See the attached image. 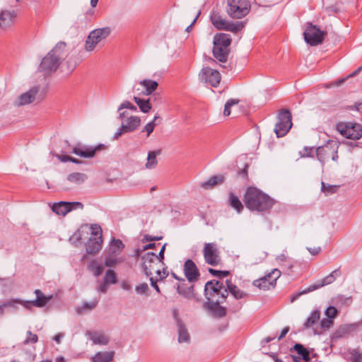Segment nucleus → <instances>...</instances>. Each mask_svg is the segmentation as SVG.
I'll return each mask as SVG.
<instances>
[{
    "mask_svg": "<svg viewBox=\"0 0 362 362\" xmlns=\"http://www.w3.org/2000/svg\"><path fill=\"white\" fill-rule=\"evenodd\" d=\"M244 202L250 211L266 212L273 207L275 201L257 187H249L244 195Z\"/></svg>",
    "mask_w": 362,
    "mask_h": 362,
    "instance_id": "nucleus-1",
    "label": "nucleus"
},
{
    "mask_svg": "<svg viewBox=\"0 0 362 362\" xmlns=\"http://www.w3.org/2000/svg\"><path fill=\"white\" fill-rule=\"evenodd\" d=\"M65 42H59L42 59L39 66V71L43 72L44 75L55 71L59 67L61 60L65 56Z\"/></svg>",
    "mask_w": 362,
    "mask_h": 362,
    "instance_id": "nucleus-2",
    "label": "nucleus"
},
{
    "mask_svg": "<svg viewBox=\"0 0 362 362\" xmlns=\"http://www.w3.org/2000/svg\"><path fill=\"white\" fill-rule=\"evenodd\" d=\"M204 295L206 302L226 300L228 297L226 284L216 279L208 281L204 286Z\"/></svg>",
    "mask_w": 362,
    "mask_h": 362,
    "instance_id": "nucleus-3",
    "label": "nucleus"
},
{
    "mask_svg": "<svg viewBox=\"0 0 362 362\" xmlns=\"http://www.w3.org/2000/svg\"><path fill=\"white\" fill-rule=\"evenodd\" d=\"M210 20L212 25L219 30H226L235 33L241 30L244 27V24L242 22L237 21L234 23L228 21L222 16L219 11L214 9L211 13Z\"/></svg>",
    "mask_w": 362,
    "mask_h": 362,
    "instance_id": "nucleus-4",
    "label": "nucleus"
},
{
    "mask_svg": "<svg viewBox=\"0 0 362 362\" xmlns=\"http://www.w3.org/2000/svg\"><path fill=\"white\" fill-rule=\"evenodd\" d=\"M250 10V3L248 0H228L226 11L232 18H242Z\"/></svg>",
    "mask_w": 362,
    "mask_h": 362,
    "instance_id": "nucleus-5",
    "label": "nucleus"
},
{
    "mask_svg": "<svg viewBox=\"0 0 362 362\" xmlns=\"http://www.w3.org/2000/svg\"><path fill=\"white\" fill-rule=\"evenodd\" d=\"M336 129L346 139L358 140L362 137V125L356 122H339Z\"/></svg>",
    "mask_w": 362,
    "mask_h": 362,
    "instance_id": "nucleus-6",
    "label": "nucleus"
},
{
    "mask_svg": "<svg viewBox=\"0 0 362 362\" xmlns=\"http://www.w3.org/2000/svg\"><path fill=\"white\" fill-rule=\"evenodd\" d=\"M278 122L274 128V132L278 138L285 136L291 128L292 116L288 110H281L278 115Z\"/></svg>",
    "mask_w": 362,
    "mask_h": 362,
    "instance_id": "nucleus-7",
    "label": "nucleus"
},
{
    "mask_svg": "<svg viewBox=\"0 0 362 362\" xmlns=\"http://www.w3.org/2000/svg\"><path fill=\"white\" fill-rule=\"evenodd\" d=\"M307 25V28L303 33L305 42L311 46L322 44L325 37L327 35V32L321 30L311 23H308Z\"/></svg>",
    "mask_w": 362,
    "mask_h": 362,
    "instance_id": "nucleus-8",
    "label": "nucleus"
},
{
    "mask_svg": "<svg viewBox=\"0 0 362 362\" xmlns=\"http://www.w3.org/2000/svg\"><path fill=\"white\" fill-rule=\"evenodd\" d=\"M110 34V28L105 27L98 28L91 31L86 41L85 49L86 51H93L95 46L103 40L107 38Z\"/></svg>",
    "mask_w": 362,
    "mask_h": 362,
    "instance_id": "nucleus-9",
    "label": "nucleus"
},
{
    "mask_svg": "<svg viewBox=\"0 0 362 362\" xmlns=\"http://www.w3.org/2000/svg\"><path fill=\"white\" fill-rule=\"evenodd\" d=\"M341 275V272L339 269H335L332 272H331L328 276L322 279V280H320L317 281L316 283L309 286L307 288L302 291L301 292L294 295L291 298V302H293L296 300L301 294H305L309 292L315 291L324 286L329 285L334 282L337 276H339Z\"/></svg>",
    "mask_w": 362,
    "mask_h": 362,
    "instance_id": "nucleus-10",
    "label": "nucleus"
},
{
    "mask_svg": "<svg viewBox=\"0 0 362 362\" xmlns=\"http://www.w3.org/2000/svg\"><path fill=\"white\" fill-rule=\"evenodd\" d=\"M203 255L206 263L211 266L215 267L221 263V259L219 255L218 248L214 243L204 244Z\"/></svg>",
    "mask_w": 362,
    "mask_h": 362,
    "instance_id": "nucleus-11",
    "label": "nucleus"
},
{
    "mask_svg": "<svg viewBox=\"0 0 362 362\" xmlns=\"http://www.w3.org/2000/svg\"><path fill=\"white\" fill-rule=\"evenodd\" d=\"M281 272L277 269H273L269 274L266 276L255 280L252 282V285L262 290H269L271 288H274L276 285V280L280 277Z\"/></svg>",
    "mask_w": 362,
    "mask_h": 362,
    "instance_id": "nucleus-12",
    "label": "nucleus"
},
{
    "mask_svg": "<svg viewBox=\"0 0 362 362\" xmlns=\"http://www.w3.org/2000/svg\"><path fill=\"white\" fill-rule=\"evenodd\" d=\"M83 209V204L80 202H69L62 201L54 203L52 206V211L61 216H65L73 210H82Z\"/></svg>",
    "mask_w": 362,
    "mask_h": 362,
    "instance_id": "nucleus-13",
    "label": "nucleus"
},
{
    "mask_svg": "<svg viewBox=\"0 0 362 362\" xmlns=\"http://www.w3.org/2000/svg\"><path fill=\"white\" fill-rule=\"evenodd\" d=\"M36 295V299L33 300H23L21 299H15L16 303L23 305L25 308L30 309L32 306L37 308L44 307L52 298V296H46L40 289L35 291Z\"/></svg>",
    "mask_w": 362,
    "mask_h": 362,
    "instance_id": "nucleus-14",
    "label": "nucleus"
},
{
    "mask_svg": "<svg viewBox=\"0 0 362 362\" xmlns=\"http://www.w3.org/2000/svg\"><path fill=\"white\" fill-rule=\"evenodd\" d=\"M105 148L104 144H99L96 146H88L77 143L73 147L71 152L78 156L86 158H90L95 156L97 151Z\"/></svg>",
    "mask_w": 362,
    "mask_h": 362,
    "instance_id": "nucleus-15",
    "label": "nucleus"
},
{
    "mask_svg": "<svg viewBox=\"0 0 362 362\" xmlns=\"http://www.w3.org/2000/svg\"><path fill=\"white\" fill-rule=\"evenodd\" d=\"M199 76L202 82L210 84L214 87H217L221 81L220 73L210 67L203 68Z\"/></svg>",
    "mask_w": 362,
    "mask_h": 362,
    "instance_id": "nucleus-16",
    "label": "nucleus"
},
{
    "mask_svg": "<svg viewBox=\"0 0 362 362\" xmlns=\"http://www.w3.org/2000/svg\"><path fill=\"white\" fill-rule=\"evenodd\" d=\"M339 143L329 140L323 146H319L316 148V156L318 160L324 165L325 160L330 156L332 149H338Z\"/></svg>",
    "mask_w": 362,
    "mask_h": 362,
    "instance_id": "nucleus-17",
    "label": "nucleus"
},
{
    "mask_svg": "<svg viewBox=\"0 0 362 362\" xmlns=\"http://www.w3.org/2000/svg\"><path fill=\"white\" fill-rule=\"evenodd\" d=\"M183 270L185 277L189 282L194 283L198 281L200 273L198 267L192 259H188L185 261Z\"/></svg>",
    "mask_w": 362,
    "mask_h": 362,
    "instance_id": "nucleus-18",
    "label": "nucleus"
},
{
    "mask_svg": "<svg viewBox=\"0 0 362 362\" xmlns=\"http://www.w3.org/2000/svg\"><path fill=\"white\" fill-rule=\"evenodd\" d=\"M225 301L226 300H219L218 302H205L203 305V307L214 317L221 318L226 315V308L221 305V304Z\"/></svg>",
    "mask_w": 362,
    "mask_h": 362,
    "instance_id": "nucleus-19",
    "label": "nucleus"
},
{
    "mask_svg": "<svg viewBox=\"0 0 362 362\" xmlns=\"http://www.w3.org/2000/svg\"><path fill=\"white\" fill-rule=\"evenodd\" d=\"M37 93L38 88L33 87L30 88L28 91L19 95L17 100L14 102V104L16 106H23L25 105H28L34 102Z\"/></svg>",
    "mask_w": 362,
    "mask_h": 362,
    "instance_id": "nucleus-20",
    "label": "nucleus"
},
{
    "mask_svg": "<svg viewBox=\"0 0 362 362\" xmlns=\"http://www.w3.org/2000/svg\"><path fill=\"white\" fill-rule=\"evenodd\" d=\"M173 316L176 322V325L177 327V332H178V341L180 343L183 342H189V334L186 329L185 325L182 322V320L179 318L178 314L176 311H174Z\"/></svg>",
    "mask_w": 362,
    "mask_h": 362,
    "instance_id": "nucleus-21",
    "label": "nucleus"
},
{
    "mask_svg": "<svg viewBox=\"0 0 362 362\" xmlns=\"http://www.w3.org/2000/svg\"><path fill=\"white\" fill-rule=\"evenodd\" d=\"M103 239L102 236L90 238L86 245V252L90 255L97 254L102 248Z\"/></svg>",
    "mask_w": 362,
    "mask_h": 362,
    "instance_id": "nucleus-22",
    "label": "nucleus"
},
{
    "mask_svg": "<svg viewBox=\"0 0 362 362\" xmlns=\"http://www.w3.org/2000/svg\"><path fill=\"white\" fill-rule=\"evenodd\" d=\"M16 17V13L14 11H2L0 13V27L1 28H6L11 26Z\"/></svg>",
    "mask_w": 362,
    "mask_h": 362,
    "instance_id": "nucleus-23",
    "label": "nucleus"
},
{
    "mask_svg": "<svg viewBox=\"0 0 362 362\" xmlns=\"http://www.w3.org/2000/svg\"><path fill=\"white\" fill-rule=\"evenodd\" d=\"M141 124V119L138 116H130L126 119H124L122 126L126 129L127 133L132 132L135 131Z\"/></svg>",
    "mask_w": 362,
    "mask_h": 362,
    "instance_id": "nucleus-24",
    "label": "nucleus"
},
{
    "mask_svg": "<svg viewBox=\"0 0 362 362\" xmlns=\"http://www.w3.org/2000/svg\"><path fill=\"white\" fill-rule=\"evenodd\" d=\"M226 288L228 289V293H230V294L235 298V299H242L248 296V294L238 288L235 284H233L231 281V280H226Z\"/></svg>",
    "mask_w": 362,
    "mask_h": 362,
    "instance_id": "nucleus-25",
    "label": "nucleus"
},
{
    "mask_svg": "<svg viewBox=\"0 0 362 362\" xmlns=\"http://www.w3.org/2000/svg\"><path fill=\"white\" fill-rule=\"evenodd\" d=\"M115 351H99L97 352L92 358V362H110L115 356Z\"/></svg>",
    "mask_w": 362,
    "mask_h": 362,
    "instance_id": "nucleus-26",
    "label": "nucleus"
},
{
    "mask_svg": "<svg viewBox=\"0 0 362 362\" xmlns=\"http://www.w3.org/2000/svg\"><path fill=\"white\" fill-rule=\"evenodd\" d=\"M231 43V38L228 34L218 33L214 37V45L228 48Z\"/></svg>",
    "mask_w": 362,
    "mask_h": 362,
    "instance_id": "nucleus-27",
    "label": "nucleus"
},
{
    "mask_svg": "<svg viewBox=\"0 0 362 362\" xmlns=\"http://www.w3.org/2000/svg\"><path fill=\"white\" fill-rule=\"evenodd\" d=\"M224 180V177L221 175H214L207 181L201 182L200 186L206 189H209L223 183Z\"/></svg>",
    "mask_w": 362,
    "mask_h": 362,
    "instance_id": "nucleus-28",
    "label": "nucleus"
},
{
    "mask_svg": "<svg viewBox=\"0 0 362 362\" xmlns=\"http://www.w3.org/2000/svg\"><path fill=\"white\" fill-rule=\"evenodd\" d=\"M213 55L221 62H226L228 56V48H223L221 46L214 45Z\"/></svg>",
    "mask_w": 362,
    "mask_h": 362,
    "instance_id": "nucleus-29",
    "label": "nucleus"
},
{
    "mask_svg": "<svg viewBox=\"0 0 362 362\" xmlns=\"http://www.w3.org/2000/svg\"><path fill=\"white\" fill-rule=\"evenodd\" d=\"M161 153L160 150L151 151L148 153L147 162L146 163V168L147 169H153L158 164L156 156Z\"/></svg>",
    "mask_w": 362,
    "mask_h": 362,
    "instance_id": "nucleus-30",
    "label": "nucleus"
},
{
    "mask_svg": "<svg viewBox=\"0 0 362 362\" xmlns=\"http://www.w3.org/2000/svg\"><path fill=\"white\" fill-rule=\"evenodd\" d=\"M124 247V245L119 239L113 238L110 243V253L112 255L117 256L121 253Z\"/></svg>",
    "mask_w": 362,
    "mask_h": 362,
    "instance_id": "nucleus-31",
    "label": "nucleus"
},
{
    "mask_svg": "<svg viewBox=\"0 0 362 362\" xmlns=\"http://www.w3.org/2000/svg\"><path fill=\"white\" fill-rule=\"evenodd\" d=\"M320 318V311L319 310H315L308 317L306 321L303 324L304 329H308L314 325L316 322H319Z\"/></svg>",
    "mask_w": 362,
    "mask_h": 362,
    "instance_id": "nucleus-32",
    "label": "nucleus"
},
{
    "mask_svg": "<svg viewBox=\"0 0 362 362\" xmlns=\"http://www.w3.org/2000/svg\"><path fill=\"white\" fill-rule=\"evenodd\" d=\"M86 174L81 173H73L67 176V180L71 183L81 185L87 180Z\"/></svg>",
    "mask_w": 362,
    "mask_h": 362,
    "instance_id": "nucleus-33",
    "label": "nucleus"
},
{
    "mask_svg": "<svg viewBox=\"0 0 362 362\" xmlns=\"http://www.w3.org/2000/svg\"><path fill=\"white\" fill-rule=\"evenodd\" d=\"M295 350L298 355L301 356V358L305 362H310L311 358L310 356L309 351L300 344H296L293 346Z\"/></svg>",
    "mask_w": 362,
    "mask_h": 362,
    "instance_id": "nucleus-34",
    "label": "nucleus"
},
{
    "mask_svg": "<svg viewBox=\"0 0 362 362\" xmlns=\"http://www.w3.org/2000/svg\"><path fill=\"white\" fill-rule=\"evenodd\" d=\"M177 293L185 297V298L190 299L194 297V286H184L183 285H178L177 288Z\"/></svg>",
    "mask_w": 362,
    "mask_h": 362,
    "instance_id": "nucleus-35",
    "label": "nucleus"
},
{
    "mask_svg": "<svg viewBox=\"0 0 362 362\" xmlns=\"http://www.w3.org/2000/svg\"><path fill=\"white\" fill-rule=\"evenodd\" d=\"M140 84L146 89V95H151L158 86V83L156 81L150 79H144L140 81Z\"/></svg>",
    "mask_w": 362,
    "mask_h": 362,
    "instance_id": "nucleus-36",
    "label": "nucleus"
},
{
    "mask_svg": "<svg viewBox=\"0 0 362 362\" xmlns=\"http://www.w3.org/2000/svg\"><path fill=\"white\" fill-rule=\"evenodd\" d=\"M134 100L136 103V105L139 106L141 111L144 113L148 112L150 111V110L151 109V105L149 103V99L144 100V99L140 98L139 97L134 96Z\"/></svg>",
    "mask_w": 362,
    "mask_h": 362,
    "instance_id": "nucleus-37",
    "label": "nucleus"
},
{
    "mask_svg": "<svg viewBox=\"0 0 362 362\" xmlns=\"http://www.w3.org/2000/svg\"><path fill=\"white\" fill-rule=\"evenodd\" d=\"M90 339L95 344L106 345L109 342V339L107 337L97 332L91 334Z\"/></svg>",
    "mask_w": 362,
    "mask_h": 362,
    "instance_id": "nucleus-38",
    "label": "nucleus"
},
{
    "mask_svg": "<svg viewBox=\"0 0 362 362\" xmlns=\"http://www.w3.org/2000/svg\"><path fill=\"white\" fill-rule=\"evenodd\" d=\"M230 205L234 208L238 213L241 212L243 209V205L239 198L233 193L229 196Z\"/></svg>",
    "mask_w": 362,
    "mask_h": 362,
    "instance_id": "nucleus-39",
    "label": "nucleus"
},
{
    "mask_svg": "<svg viewBox=\"0 0 362 362\" xmlns=\"http://www.w3.org/2000/svg\"><path fill=\"white\" fill-rule=\"evenodd\" d=\"M349 354L350 355L349 361L351 362H362V351L360 349H349Z\"/></svg>",
    "mask_w": 362,
    "mask_h": 362,
    "instance_id": "nucleus-40",
    "label": "nucleus"
},
{
    "mask_svg": "<svg viewBox=\"0 0 362 362\" xmlns=\"http://www.w3.org/2000/svg\"><path fill=\"white\" fill-rule=\"evenodd\" d=\"M38 341V337L37 334H33L31 331L28 330L26 332L25 339L22 342L24 346L29 344H34Z\"/></svg>",
    "mask_w": 362,
    "mask_h": 362,
    "instance_id": "nucleus-41",
    "label": "nucleus"
},
{
    "mask_svg": "<svg viewBox=\"0 0 362 362\" xmlns=\"http://www.w3.org/2000/svg\"><path fill=\"white\" fill-rule=\"evenodd\" d=\"M338 188V185H327L324 182H322L321 183V190L327 195L335 193L337 191Z\"/></svg>",
    "mask_w": 362,
    "mask_h": 362,
    "instance_id": "nucleus-42",
    "label": "nucleus"
},
{
    "mask_svg": "<svg viewBox=\"0 0 362 362\" xmlns=\"http://www.w3.org/2000/svg\"><path fill=\"white\" fill-rule=\"evenodd\" d=\"M104 281L106 283L114 284L117 282V276L115 272L112 269H107L105 272Z\"/></svg>",
    "mask_w": 362,
    "mask_h": 362,
    "instance_id": "nucleus-43",
    "label": "nucleus"
},
{
    "mask_svg": "<svg viewBox=\"0 0 362 362\" xmlns=\"http://www.w3.org/2000/svg\"><path fill=\"white\" fill-rule=\"evenodd\" d=\"M209 272L214 276L218 277V278H223L228 276L230 273L229 271H221V270H216L212 268L209 269Z\"/></svg>",
    "mask_w": 362,
    "mask_h": 362,
    "instance_id": "nucleus-44",
    "label": "nucleus"
},
{
    "mask_svg": "<svg viewBox=\"0 0 362 362\" xmlns=\"http://www.w3.org/2000/svg\"><path fill=\"white\" fill-rule=\"evenodd\" d=\"M142 259L144 260L143 264H148L150 265L157 258H156V255L154 252H147L144 256H142Z\"/></svg>",
    "mask_w": 362,
    "mask_h": 362,
    "instance_id": "nucleus-45",
    "label": "nucleus"
},
{
    "mask_svg": "<svg viewBox=\"0 0 362 362\" xmlns=\"http://www.w3.org/2000/svg\"><path fill=\"white\" fill-rule=\"evenodd\" d=\"M238 103V100H235L234 99L228 100L224 106V110H223V115L225 116H228L230 114V108L234 105L237 104Z\"/></svg>",
    "mask_w": 362,
    "mask_h": 362,
    "instance_id": "nucleus-46",
    "label": "nucleus"
},
{
    "mask_svg": "<svg viewBox=\"0 0 362 362\" xmlns=\"http://www.w3.org/2000/svg\"><path fill=\"white\" fill-rule=\"evenodd\" d=\"M325 315L327 317L334 320V318L337 315L338 310L334 306H329L325 310Z\"/></svg>",
    "mask_w": 362,
    "mask_h": 362,
    "instance_id": "nucleus-47",
    "label": "nucleus"
},
{
    "mask_svg": "<svg viewBox=\"0 0 362 362\" xmlns=\"http://www.w3.org/2000/svg\"><path fill=\"white\" fill-rule=\"evenodd\" d=\"M124 108L129 109L134 112L137 110V107L127 100H125L120 104V105L118 107L117 111L120 112L122 110H123Z\"/></svg>",
    "mask_w": 362,
    "mask_h": 362,
    "instance_id": "nucleus-48",
    "label": "nucleus"
},
{
    "mask_svg": "<svg viewBox=\"0 0 362 362\" xmlns=\"http://www.w3.org/2000/svg\"><path fill=\"white\" fill-rule=\"evenodd\" d=\"M99 302V299H94L91 302H84L81 309L92 310L94 309Z\"/></svg>",
    "mask_w": 362,
    "mask_h": 362,
    "instance_id": "nucleus-49",
    "label": "nucleus"
},
{
    "mask_svg": "<svg viewBox=\"0 0 362 362\" xmlns=\"http://www.w3.org/2000/svg\"><path fill=\"white\" fill-rule=\"evenodd\" d=\"M333 323H334L333 320L326 317V318L322 319L320 322V326L322 329L326 330V329H329L333 325Z\"/></svg>",
    "mask_w": 362,
    "mask_h": 362,
    "instance_id": "nucleus-50",
    "label": "nucleus"
},
{
    "mask_svg": "<svg viewBox=\"0 0 362 362\" xmlns=\"http://www.w3.org/2000/svg\"><path fill=\"white\" fill-rule=\"evenodd\" d=\"M362 70V66H359L357 69H356L354 72H352L351 74H349L346 78H341V79H339L337 81V86H340L343 83L345 82V81L349 78H351V77H354L355 76H356L359 72H361V71Z\"/></svg>",
    "mask_w": 362,
    "mask_h": 362,
    "instance_id": "nucleus-51",
    "label": "nucleus"
},
{
    "mask_svg": "<svg viewBox=\"0 0 362 362\" xmlns=\"http://www.w3.org/2000/svg\"><path fill=\"white\" fill-rule=\"evenodd\" d=\"M148 290V286L146 283H143L139 286H136L135 288V291L136 293L142 295L147 292Z\"/></svg>",
    "mask_w": 362,
    "mask_h": 362,
    "instance_id": "nucleus-52",
    "label": "nucleus"
},
{
    "mask_svg": "<svg viewBox=\"0 0 362 362\" xmlns=\"http://www.w3.org/2000/svg\"><path fill=\"white\" fill-rule=\"evenodd\" d=\"M163 239V236H153L148 234L144 235L141 239L142 243L153 242L156 240H160Z\"/></svg>",
    "mask_w": 362,
    "mask_h": 362,
    "instance_id": "nucleus-53",
    "label": "nucleus"
},
{
    "mask_svg": "<svg viewBox=\"0 0 362 362\" xmlns=\"http://www.w3.org/2000/svg\"><path fill=\"white\" fill-rule=\"evenodd\" d=\"M156 124L157 123H154V122H150L144 127L142 132H146L147 136H148L153 132Z\"/></svg>",
    "mask_w": 362,
    "mask_h": 362,
    "instance_id": "nucleus-54",
    "label": "nucleus"
},
{
    "mask_svg": "<svg viewBox=\"0 0 362 362\" xmlns=\"http://www.w3.org/2000/svg\"><path fill=\"white\" fill-rule=\"evenodd\" d=\"M119 262H120L119 259L107 257V258H106V259L105 261V265L106 267H114Z\"/></svg>",
    "mask_w": 362,
    "mask_h": 362,
    "instance_id": "nucleus-55",
    "label": "nucleus"
},
{
    "mask_svg": "<svg viewBox=\"0 0 362 362\" xmlns=\"http://www.w3.org/2000/svg\"><path fill=\"white\" fill-rule=\"evenodd\" d=\"M92 231L91 234L95 236L101 235L102 236V230L100 226L97 224L92 225L90 227Z\"/></svg>",
    "mask_w": 362,
    "mask_h": 362,
    "instance_id": "nucleus-56",
    "label": "nucleus"
},
{
    "mask_svg": "<svg viewBox=\"0 0 362 362\" xmlns=\"http://www.w3.org/2000/svg\"><path fill=\"white\" fill-rule=\"evenodd\" d=\"M15 303H16V302H15V299H14L11 301L4 302L2 305H0V315H2L4 314V310H3L4 308L8 307V306L14 307Z\"/></svg>",
    "mask_w": 362,
    "mask_h": 362,
    "instance_id": "nucleus-57",
    "label": "nucleus"
},
{
    "mask_svg": "<svg viewBox=\"0 0 362 362\" xmlns=\"http://www.w3.org/2000/svg\"><path fill=\"white\" fill-rule=\"evenodd\" d=\"M303 151H304V153L303 155H301V157H311V156H313L314 148L305 146L303 148Z\"/></svg>",
    "mask_w": 362,
    "mask_h": 362,
    "instance_id": "nucleus-58",
    "label": "nucleus"
},
{
    "mask_svg": "<svg viewBox=\"0 0 362 362\" xmlns=\"http://www.w3.org/2000/svg\"><path fill=\"white\" fill-rule=\"evenodd\" d=\"M166 245H167V243H165L162 246V247H161L158 255H156V258L159 260V262H160L162 263H163V261L164 259V252H165V250Z\"/></svg>",
    "mask_w": 362,
    "mask_h": 362,
    "instance_id": "nucleus-59",
    "label": "nucleus"
},
{
    "mask_svg": "<svg viewBox=\"0 0 362 362\" xmlns=\"http://www.w3.org/2000/svg\"><path fill=\"white\" fill-rule=\"evenodd\" d=\"M108 288V284L105 281H103L102 284H100L98 288L97 291L100 293H106Z\"/></svg>",
    "mask_w": 362,
    "mask_h": 362,
    "instance_id": "nucleus-60",
    "label": "nucleus"
},
{
    "mask_svg": "<svg viewBox=\"0 0 362 362\" xmlns=\"http://www.w3.org/2000/svg\"><path fill=\"white\" fill-rule=\"evenodd\" d=\"M125 133H127V132H126V129L124 128V127L121 125V127L115 133L113 139H118L121 135Z\"/></svg>",
    "mask_w": 362,
    "mask_h": 362,
    "instance_id": "nucleus-61",
    "label": "nucleus"
},
{
    "mask_svg": "<svg viewBox=\"0 0 362 362\" xmlns=\"http://www.w3.org/2000/svg\"><path fill=\"white\" fill-rule=\"evenodd\" d=\"M57 157L61 162L66 163L71 160V156L68 155H57Z\"/></svg>",
    "mask_w": 362,
    "mask_h": 362,
    "instance_id": "nucleus-62",
    "label": "nucleus"
},
{
    "mask_svg": "<svg viewBox=\"0 0 362 362\" xmlns=\"http://www.w3.org/2000/svg\"><path fill=\"white\" fill-rule=\"evenodd\" d=\"M151 285L154 289L159 293H160V288L157 284V281L155 280L153 277L150 278Z\"/></svg>",
    "mask_w": 362,
    "mask_h": 362,
    "instance_id": "nucleus-63",
    "label": "nucleus"
},
{
    "mask_svg": "<svg viewBox=\"0 0 362 362\" xmlns=\"http://www.w3.org/2000/svg\"><path fill=\"white\" fill-rule=\"evenodd\" d=\"M349 331V327H340L337 332H336V334L339 336V337H341V335L343 334H345L347 332Z\"/></svg>",
    "mask_w": 362,
    "mask_h": 362,
    "instance_id": "nucleus-64",
    "label": "nucleus"
}]
</instances>
